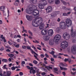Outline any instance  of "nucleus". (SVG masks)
Wrapping results in <instances>:
<instances>
[{"label": "nucleus", "mask_w": 76, "mask_h": 76, "mask_svg": "<svg viewBox=\"0 0 76 76\" xmlns=\"http://www.w3.org/2000/svg\"><path fill=\"white\" fill-rule=\"evenodd\" d=\"M29 6H30V9L31 10V11H32V13L34 16V18H37L39 16V11L38 10H37V7L34 5H29Z\"/></svg>", "instance_id": "f257e3e1"}, {"label": "nucleus", "mask_w": 76, "mask_h": 76, "mask_svg": "<svg viewBox=\"0 0 76 76\" xmlns=\"http://www.w3.org/2000/svg\"><path fill=\"white\" fill-rule=\"evenodd\" d=\"M39 16L36 18H36L35 19H36V23L37 24L35 23L36 25L35 26L36 27L39 26L40 25H41V23L42 22V18H38Z\"/></svg>", "instance_id": "f03ea898"}, {"label": "nucleus", "mask_w": 76, "mask_h": 76, "mask_svg": "<svg viewBox=\"0 0 76 76\" xmlns=\"http://www.w3.org/2000/svg\"><path fill=\"white\" fill-rule=\"evenodd\" d=\"M68 43L67 41H64L61 44V47L62 48H66L68 46Z\"/></svg>", "instance_id": "7ed1b4c3"}, {"label": "nucleus", "mask_w": 76, "mask_h": 76, "mask_svg": "<svg viewBox=\"0 0 76 76\" xmlns=\"http://www.w3.org/2000/svg\"><path fill=\"white\" fill-rule=\"evenodd\" d=\"M61 38V36L60 34H56L54 37L53 41L56 43L59 41Z\"/></svg>", "instance_id": "20e7f679"}, {"label": "nucleus", "mask_w": 76, "mask_h": 76, "mask_svg": "<svg viewBox=\"0 0 76 76\" xmlns=\"http://www.w3.org/2000/svg\"><path fill=\"white\" fill-rule=\"evenodd\" d=\"M60 28L62 29H65L66 28V24L65 22H61L60 23Z\"/></svg>", "instance_id": "39448f33"}, {"label": "nucleus", "mask_w": 76, "mask_h": 76, "mask_svg": "<svg viewBox=\"0 0 76 76\" xmlns=\"http://www.w3.org/2000/svg\"><path fill=\"white\" fill-rule=\"evenodd\" d=\"M66 26L68 27H69L70 26H71L72 24V20L70 19L67 18L66 21Z\"/></svg>", "instance_id": "423d86ee"}, {"label": "nucleus", "mask_w": 76, "mask_h": 76, "mask_svg": "<svg viewBox=\"0 0 76 76\" xmlns=\"http://www.w3.org/2000/svg\"><path fill=\"white\" fill-rule=\"evenodd\" d=\"M69 34L67 33H65L63 34V38L65 39H69Z\"/></svg>", "instance_id": "0eeeda50"}, {"label": "nucleus", "mask_w": 76, "mask_h": 76, "mask_svg": "<svg viewBox=\"0 0 76 76\" xmlns=\"http://www.w3.org/2000/svg\"><path fill=\"white\" fill-rule=\"evenodd\" d=\"M72 53L74 54H76V46L74 45L72 48Z\"/></svg>", "instance_id": "6e6552de"}, {"label": "nucleus", "mask_w": 76, "mask_h": 76, "mask_svg": "<svg viewBox=\"0 0 76 76\" xmlns=\"http://www.w3.org/2000/svg\"><path fill=\"white\" fill-rule=\"evenodd\" d=\"M47 30L45 28H44L41 31V34H42V35H46V34H47Z\"/></svg>", "instance_id": "1a4fd4ad"}, {"label": "nucleus", "mask_w": 76, "mask_h": 76, "mask_svg": "<svg viewBox=\"0 0 76 76\" xmlns=\"http://www.w3.org/2000/svg\"><path fill=\"white\" fill-rule=\"evenodd\" d=\"M48 35L50 37H51L54 34L53 30L52 29H50L48 31Z\"/></svg>", "instance_id": "9d476101"}, {"label": "nucleus", "mask_w": 76, "mask_h": 76, "mask_svg": "<svg viewBox=\"0 0 76 76\" xmlns=\"http://www.w3.org/2000/svg\"><path fill=\"white\" fill-rule=\"evenodd\" d=\"M39 3L42 4L44 6H45L47 4V2L45 0H41L39 1Z\"/></svg>", "instance_id": "9b49d317"}, {"label": "nucleus", "mask_w": 76, "mask_h": 76, "mask_svg": "<svg viewBox=\"0 0 76 76\" xmlns=\"http://www.w3.org/2000/svg\"><path fill=\"white\" fill-rule=\"evenodd\" d=\"M71 36L72 37H75L76 36V32L73 31V26L72 27V29H71Z\"/></svg>", "instance_id": "f8f14e48"}, {"label": "nucleus", "mask_w": 76, "mask_h": 76, "mask_svg": "<svg viewBox=\"0 0 76 76\" xmlns=\"http://www.w3.org/2000/svg\"><path fill=\"white\" fill-rule=\"evenodd\" d=\"M45 10L48 13L52 11V7H51L49 6L47 9H45Z\"/></svg>", "instance_id": "ddd939ff"}, {"label": "nucleus", "mask_w": 76, "mask_h": 76, "mask_svg": "<svg viewBox=\"0 0 76 76\" xmlns=\"http://www.w3.org/2000/svg\"><path fill=\"white\" fill-rule=\"evenodd\" d=\"M43 38L45 41H48L50 39V37L48 36H44Z\"/></svg>", "instance_id": "4468645a"}, {"label": "nucleus", "mask_w": 76, "mask_h": 76, "mask_svg": "<svg viewBox=\"0 0 76 76\" xmlns=\"http://www.w3.org/2000/svg\"><path fill=\"white\" fill-rule=\"evenodd\" d=\"M31 7L29 6V5L28 7V8H27L26 10V13H28V14H31V10H31Z\"/></svg>", "instance_id": "2eb2a0df"}, {"label": "nucleus", "mask_w": 76, "mask_h": 76, "mask_svg": "<svg viewBox=\"0 0 76 76\" xmlns=\"http://www.w3.org/2000/svg\"><path fill=\"white\" fill-rule=\"evenodd\" d=\"M37 19H34L33 20L32 22V25L34 26V27H37L35 26V23H37Z\"/></svg>", "instance_id": "dca6fc26"}, {"label": "nucleus", "mask_w": 76, "mask_h": 76, "mask_svg": "<svg viewBox=\"0 0 76 76\" xmlns=\"http://www.w3.org/2000/svg\"><path fill=\"white\" fill-rule=\"evenodd\" d=\"M26 17L28 20H31V19H32V17L31 16H29L28 15H26Z\"/></svg>", "instance_id": "f3484780"}, {"label": "nucleus", "mask_w": 76, "mask_h": 76, "mask_svg": "<svg viewBox=\"0 0 76 76\" xmlns=\"http://www.w3.org/2000/svg\"><path fill=\"white\" fill-rule=\"evenodd\" d=\"M6 75L5 76H10L12 74V72L10 71H7L6 73Z\"/></svg>", "instance_id": "a211bd4d"}, {"label": "nucleus", "mask_w": 76, "mask_h": 76, "mask_svg": "<svg viewBox=\"0 0 76 76\" xmlns=\"http://www.w3.org/2000/svg\"><path fill=\"white\" fill-rule=\"evenodd\" d=\"M38 7L40 9H44V7L43 4H39L38 5Z\"/></svg>", "instance_id": "6ab92c4d"}, {"label": "nucleus", "mask_w": 76, "mask_h": 76, "mask_svg": "<svg viewBox=\"0 0 76 76\" xmlns=\"http://www.w3.org/2000/svg\"><path fill=\"white\" fill-rule=\"evenodd\" d=\"M57 12H53L51 14V16L52 17H55V16H57Z\"/></svg>", "instance_id": "aec40b11"}, {"label": "nucleus", "mask_w": 76, "mask_h": 76, "mask_svg": "<svg viewBox=\"0 0 76 76\" xmlns=\"http://www.w3.org/2000/svg\"><path fill=\"white\" fill-rule=\"evenodd\" d=\"M45 26L44 24H42L39 26V28L40 30H42V29H43V28H44Z\"/></svg>", "instance_id": "412c9836"}, {"label": "nucleus", "mask_w": 76, "mask_h": 76, "mask_svg": "<svg viewBox=\"0 0 76 76\" xmlns=\"http://www.w3.org/2000/svg\"><path fill=\"white\" fill-rule=\"evenodd\" d=\"M5 9H6V8L4 6H1L0 7V10L2 12H4V10H5Z\"/></svg>", "instance_id": "4be33fe9"}, {"label": "nucleus", "mask_w": 76, "mask_h": 76, "mask_svg": "<svg viewBox=\"0 0 76 76\" xmlns=\"http://www.w3.org/2000/svg\"><path fill=\"white\" fill-rule=\"evenodd\" d=\"M30 2L31 3L35 4L37 2V0H30Z\"/></svg>", "instance_id": "5701e85b"}, {"label": "nucleus", "mask_w": 76, "mask_h": 76, "mask_svg": "<svg viewBox=\"0 0 76 76\" xmlns=\"http://www.w3.org/2000/svg\"><path fill=\"white\" fill-rule=\"evenodd\" d=\"M30 50L31 51V53H32L33 54H34L36 55V56H38V54H37V53H35V52L34 51V50H32V49H30Z\"/></svg>", "instance_id": "b1692460"}, {"label": "nucleus", "mask_w": 76, "mask_h": 76, "mask_svg": "<svg viewBox=\"0 0 76 76\" xmlns=\"http://www.w3.org/2000/svg\"><path fill=\"white\" fill-rule=\"evenodd\" d=\"M49 44L51 45H53L54 44V42L53 41L52 39H50L49 40Z\"/></svg>", "instance_id": "393cba45"}, {"label": "nucleus", "mask_w": 76, "mask_h": 76, "mask_svg": "<svg viewBox=\"0 0 76 76\" xmlns=\"http://www.w3.org/2000/svg\"><path fill=\"white\" fill-rule=\"evenodd\" d=\"M64 61H65V62H66V61H68L70 63L71 62V59H70V58H68L67 59L66 58L64 59Z\"/></svg>", "instance_id": "a878e982"}, {"label": "nucleus", "mask_w": 76, "mask_h": 76, "mask_svg": "<svg viewBox=\"0 0 76 76\" xmlns=\"http://www.w3.org/2000/svg\"><path fill=\"white\" fill-rule=\"evenodd\" d=\"M62 9H64V10H71L70 8H66V7H65V6L63 7Z\"/></svg>", "instance_id": "bb28decb"}, {"label": "nucleus", "mask_w": 76, "mask_h": 76, "mask_svg": "<svg viewBox=\"0 0 76 76\" xmlns=\"http://www.w3.org/2000/svg\"><path fill=\"white\" fill-rule=\"evenodd\" d=\"M46 68L48 69V70L49 71H50V69H53V68L51 67V66H46Z\"/></svg>", "instance_id": "cd10ccee"}, {"label": "nucleus", "mask_w": 76, "mask_h": 76, "mask_svg": "<svg viewBox=\"0 0 76 76\" xmlns=\"http://www.w3.org/2000/svg\"><path fill=\"white\" fill-rule=\"evenodd\" d=\"M1 38L2 39H0V40L1 41H3V39H5V37H3V35H1Z\"/></svg>", "instance_id": "c85d7f7f"}, {"label": "nucleus", "mask_w": 76, "mask_h": 76, "mask_svg": "<svg viewBox=\"0 0 76 76\" xmlns=\"http://www.w3.org/2000/svg\"><path fill=\"white\" fill-rule=\"evenodd\" d=\"M56 4H59L60 3V1L59 0H56L55 1Z\"/></svg>", "instance_id": "c756f323"}, {"label": "nucleus", "mask_w": 76, "mask_h": 76, "mask_svg": "<svg viewBox=\"0 0 76 76\" xmlns=\"http://www.w3.org/2000/svg\"><path fill=\"white\" fill-rule=\"evenodd\" d=\"M33 63L35 64H38V61L36 60H34L33 61Z\"/></svg>", "instance_id": "7c9ffc66"}, {"label": "nucleus", "mask_w": 76, "mask_h": 76, "mask_svg": "<svg viewBox=\"0 0 76 76\" xmlns=\"http://www.w3.org/2000/svg\"><path fill=\"white\" fill-rule=\"evenodd\" d=\"M30 73L31 74H32V71L33 70V67H31V68H30Z\"/></svg>", "instance_id": "2f4dec72"}, {"label": "nucleus", "mask_w": 76, "mask_h": 76, "mask_svg": "<svg viewBox=\"0 0 76 76\" xmlns=\"http://www.w3.org/2000/svg\"><path fill=\"white\" fill-rule=\"evenodd\" d=\"M61 1L62 2V3H63V4H64L65 5H66V4H67V3H66V2H64V1L62 0H61Z\"/></svg>", "instance_id": "473e14b6"}, {"label": "nucleus", "mask_w": 76, "mask_h": 76, "mask_svg": "<svg viewBox=\"0 0 76 76\" xmlns=\"http://www.w3.org/2000/svg\"><path fill=\"white\" fill-rule=\"evenodd\" d=\"M7 60L6 59H3L2 60V61H3V62H7Z\"/></svg>", "instance_id": "72a5a7b5"}, {"label": "nucleus", "mask_w": 76, "mask_h": 76, "mask_svg": "<svg viewBox=\"0 0 76 76\" xmlns=\"http://www.w3.org/2000/svg\"><path fill=\"white\" fill-rule=\"evenodd\" d=\"M21 64L23 65V66H24L23 64H25V62L24 61H22Z\"/></svg>", "instance_id": "f704fd0d"}, {"label": "nucleus", "mask_w": 76, "mask_h": 76, "mask_svg": "<svg viewBox=\"0 0 76 76\" xmlns=\"http://www.w3.org/2000/svg\"><path fill=\"white\" fill-rule=\"evenodd\" d=\"M54 53H55V52H54V51H52L51 52H50L49 53V54H52V55H54V54H54Z\"/></svg>", "instance_id": "c9c22d12"}, {"label": "nucleus", "mask_w": 76, "mask_h": 76, "mask_svg": "<svg viewBox=\"0 0 76 76\" xmlns=\"http://www.w3.org/2000/svg\"><path fill=\"white\" fill-rule=\"evenodd\" d=\"M48 1L49 3H51L54 1V0H48Z\"/></svg>", "instance_id": "e433bc0d"}, {"label": "nucleus", "mask_w": 76, "mask_h": 76, "mask_svg": "<svg viewBox=\"0 0 76 76\" xmlns=\"http://www.w3.org/2000/svg\"><path fill=\"white\" fill-rule=\"evenodd\" d=\"M28 32L29 34H30L31 36H32V32L30 30H28Z\"/></svg>", "instance_id": "4c0bfd02"}, {"label": "nucleus", "mask_w": 76, "mask_h": 76, "mask_svg": "<svg viewBox=\"0 0 76 76\" xmlns=\"http://www.w3.org/2000/svg\"><path fill=\"white\" fill-rule=\"evenodd\" d=\"M11 69L12 70H15L16 69V67H15L14 66L12 67H11Z\"/></svg>", "instance_id": "58836bf2"}, {"label": "nucleus", "mask_w": 76, "mask_h": 76, "mask_svg": "<svg viewBox=\"0 0 76 76\" xmlns=\"http://www.w3.org/2000/svg\"><path fill=\"white\" fill-rule=\"evenodd\" d=\"M37 74L36 75L37 76H41V75H40L39 74H40V73L38 71H37Z\"/></svg>", "instance_id": "ea45409f"}, {"label": "nucleus", "mask_w": 76, "mask_h": 76, "mask_svg": "<svg viewBox=\"0 0 76 76\" xmlns=\"http://www.w3.org/2000/svg\"><path fill=\"white\" fill-rule=\"evenodd\" d=\"M76 72H71V74L72 75H73V76H75V75H76Z\"/></svg>", "instance_id": "a19ab883"}, {"label": "nucleus", "mask_w": 76, "mask_h": 76, "mask_svg": "<svg viewBox=\"0 0 76 76\" xmlns=\"http://www.w3.org/2000/svg\"><path fill=\"white\" fill-rule=\"evenodd\" d=\"M32 73L33 74V75H34V74H35V70L33 69V70H32Z\"/></svg>", "instance_id": "79ce46f5"}, {"label": "nucleus", "mask_w": 76, "mask_h": 76, "mask_svg": "<svg viewBox=\"0 0 76 76\" xmlns=\"http://www.w3.org/2000/svg\"><path fill=\"white\" fill-rule=\"evenodd\" d=\"M4 50V48L3 47H2L0 49V51H3Z\"/></svg>", "instance_id": "37998d69"}, {"label": "nucleus", "mask_w": 76, "mask_h": 76, "mask_svg": "<svg viewBox=\"0 0 76 76\" xmlns=\"http://www.w3.org/2000/svg\"><path fill=\"white\" fill-rule=\"evenodd\" d=\"M34 57L37 60H38V61H39V59H38V58L37 57V56H35V55H34Z\"/></svg>", "instance_id": "c03bdc74"}, {"label": "nucleus", "mask_w": 76, "mask_h": 76, "mask_svg": "<svg viewBox=\"0 0 76 76\" xmlns=\"http://www.w3.org/2000/svg\"><path fill=\"white\" fill-rule=\"evenodd\" d=\"M26 48H27V49H28V50H31V47L28 46H26Z\"/></svg>", "instance_id": "a18cd8bd"}, {"label": "nucleus", "mask_w": 76, "mask_h": 76, "mask_svg": "<svg viewBox=\"0 0 76 76\" xmlns=\"http://www.w3.org/2000/svg\"><path fill=\"white\" fill-rule=\"evenodd\" d=\"M63 16H67V14L66 13H64L63 14Z\"/></svg>", "instance_id": "49530a36"}, {"label": "nucleus", "mask_w": 76, "mask_h": 76, "mask_svg": "<svg viewBox=\"0 0 76 76\" xmlns=\"http://www.w3.org/2000/svg\"><path fill=\"white\" fill-rule=\"evenodd\" d=\"M45 56L46 57H47V58H48L49 57V56H48V55L47 53L45 54Z\"/></svg>", "instance_id": "de8ad7c7"}, {"label": "nucleus", "mask_w": 76, "mask_h": 76, "mask_svg": "<svg viewBox=\"0 0 76 76\" xmlns=\"http://www.w3.org/2000/svg\"><path fill=\"white\" fill-rule=\"evenodd\" d=\"M6 65H4L3 67V69H6Z\"/></svg>", "instance_id": "09e8293b"}, {"label": "nucleus", "mask_w": 76, "mask_h": 76, "mask_svg": "<svg viewBox=\"0 0 76 76\" xmlns=\"http://www.w3.org/2000/svg\"><path fill=\"white\" fill-rule=\"evenodd\" d=\"M54 70H55V71H56L57 72V71H58V69H57V68H54Z\"/></svg>", "instance_id": "8fccbe9b"}, {"label": "nucleus", "mask_w": 76, "mask_h": 76, "mask_svg": "<svg viewBox=\"0 0 76 76\" xmlns=\"http://www.w3.org/2000/svg\"><path fill=\"white\" fill-rule=\"evenodd\" d=\"M46 75V73L45 72H42V75L43 76H44V75Z\"/></svg>", "instance_id": "3c124183"}, {"label": "nucleus", "mask_w": 76, "mask_h": 76, "mask_svg": "<svg viewBox=\"0 0 76 76\" xmlns=\"http://www.w3.org/2000/svg\"><path fill=\"white\" fill-rule=\"evenodd\" d=\"M20 76H22L23 75V73L22 72H20Z\"/></svg>", "instance_id": "603ef678"}, {"label": "nucleus", "mask_w": 76, "mask_h": 76, "mask_svg": "<svg viewBox=\"0 0 76 76\" xmlns=\"http://www.w3.org/2000/svg\"><path fill=\"white\" fill-rule=\"evenodd\" d=\"M60 20H61L60 19V18H58V19L57 20V21H58V22H59L60 21Z\"/></svg>", "instance_id": "864d4df0"}, {"label": "nucleus", "mask_w": 76, "mask_h": 76, "mask_svg": "<svg viewBox=\"0 0 76 76\" xmlns=\"http://www.w3.org/2000/svg\"><path fill=\"white\" fill-rule=\"evenodd\" d=\"M15 68H16V69L20 68V65H19L18 66H15Z\"/></svg>", "instance_id": "5fc2aeb1"}, {"label": "nucleus", "mask_w": 76, "mask_h": 76, "mask_svg": "<svg viewBox=\"0 0 76 76\" xmlns=\"http://www.w3.org/2000/svg\"><path fill=\"white\" fill-rule=\"evenodd\" d=\"M60 65L61 66H64V64H63L62 63H60Z\"/></svg>", "instance_id": "6e6d98bb"}, {"label": "nucleus", "mask_w": 76, "mask_h": 76, "mask_svg": "<svg viewBox=\"0 0 76 76\" xmlns=\"http://www.w3.org/2000/svg\"><path fill=\"white\" fill-rule=\"evenodd\" d=\"M8 44H10V45H12V42H10L8 41Z\"/></svg>", "instance_id": "4d7b16f0"}, {"label": "nucleus", "mask_w": 76, "mask_h": 76, "mask_svg": "<svg viewBox=\"0 0 76 76\" xmlns=\"http://www.w3.org/2000/svg\"><path fill=\"white\" fill-rule=\"evenodd\" d=\"M22 48L23 49H25V48H26V46H22Z\"/></svg>", "instance_id": "13d9d810"}, {"label": "nucleus", "mask_w": 76, "mask_h": 76, "mask_svg": "<svg viewBox=\"0 0 76 76\" xmlns=\"http://www.w3.org/2000/svg\"><path fill=\"white\" fill-rule=\"evenodd\" d=\"M6 51L7 52H10V50L9 49H8L6 50Z\"/></svg>", "instance_id": "bf43d9fd"}, {"label": "nucleus", "mask_w": 76, "mask_h": 76, "mask_svg": "<svg viewBox=\"0 0 76 76\" xmlns=\"http://www.w3.org/2000/svg\"><path fill=\"white\" fill-rule=\"evenodd\" d=\"M62 74L64 76H65V75H66V73L65 72H63Z\"/></svg>", "instance_id": "052dcab7"}, {"label": "nucleus", "mask_w": 76, "mask_h": 76, "mask_svg": "<svg viewBox=\"0 0 76 76\" xmlns=\"http://www.w3.org/2000/svg\"><path fill=\"white\" fill-rule=\"evenodd\" d=\"M15 47H17V48H19V45H17L15 46Z\"/></svg>", "instance_id": "680f3d73"}, {"label": "nucleus", "mask_w": 76, "mask_h": 76, "mask_svg": "<svg viewBox=\"0 0 76 76\" xmlns=\"http://www.w3.org/2000/svg\"><path fill=\"white\" fill-rule=\"evenodd\" d=\"M72 41L73 42H75L76 41V38L75 39H73L72 40Z\"/></svg>", "instance_id": "e2e57ef3"}, {"label": "nucleus", "mask_w": 76, "mask_h": 76, "mask_svg": "<svg viewBox=\"0 0 76 76\" xmlns=\"http://www.w3.org/2000/svg\"><path fill=\"white\" fill-rule=\"evenodd\" d=\"M71 58H73V59H76V58L75 57H73V56H71Z\"/></svg>", "instance_id": "0e129e2a"}, {"label": "nucleus", "mask_w": 76, "mask_h": 76, "mask_svg": "<svg viewBox=\"0 0 76 76\" xmlns=\"http://www.w3.org/2000/svg\"><path fill=\"white\" fill-rule=\"evenodd\" d=\"M60 68L61 69V70H63V69H64V68H63L61 66H60Z\"/></svg>", "instance_id": "69168bd1"}, {"label": "nucleus", "mask_w": 76, "mask_h": 76, "mask_svg": "<svg viewBox=\"0 0 76 76\" xmlns=\"http://www.w3.org/2000/svg\"><path fill=\"white\" fill-rule=\"evenodd\" d=\"M51 60L52 61H54V59L53 58H51Z\"/></svg>", "instance_id": "338daca9"}, {"label": "nucleus", "mask_w": 76, "mask_h": 76, "mask_svg": "<svg viewBox=\"0 0 76 76\" xmlns=\"http://www.w3.org/2000/svg\"><path fill=\"white\" fill-rule=\"evenodd\" d=\"M40 56L42 57H44V55L42 54H41Z\"/></svg>", "instance_id": "774afa93"}]
</instances>
